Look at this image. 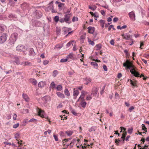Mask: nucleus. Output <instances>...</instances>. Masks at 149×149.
Segmentation results:
<instances>
[{
	"label": "nucleus",
	"instance_id": "f257e3e1",
	"mask_svg": "<svg viewBox=\"0 0 149 149\" xmlns=\"http://www.w3.org/2000/svg\"><path fill=\"white\" fill-rule=\"evenodd\" d=\"M124 67H125L126 68L130 70V72L131 74L136 77H144V75L141 74V75L139 73L136 71V68L132 64V63L128 60H126V62L123 64Z\"/></svg>",
	"mask_w": 149,
	"mask_h": 149
},
{
	"label": "nucleus",
	"instance_id": "f03ea898",
	"mask_svg": "<svg viewBox=\"0 0 149 149\" xmlns=\"http://www.w3.org/2000/svg\"><path fill=\"white\" fill-rule=\"evenodd\" d=\"M18 36V34L16 33H13L11 34L7 44V46L9 48L13 46L15 42L17 39Z\"/></svg>",
	"mask_w": 149,
	"mask_h": 149
},
{
	"label": "nucleus",
	"instance_id": "7ed1b4c3",
	"mask_svg": "<svg viewBox=\"0 0 149 149\" xmlns=\"http://www.w3.org/2000/svg\"><path fill=\"white\" fill-rule=\"evenodd\" d=\"M71 17L70 14H65L64 17L61 18L59 19V22L61 23L65 22L68 24H70L71 23L70 18Z\"/></svg>",
	"mask_w": 149,
	"mask_h": 149
},
{
	"label": "nucleus",
	"instance_id": "20e7f679",
	"mask_svg": "<svg viewBox=\"0 0 149 149\" xmlns=\"http://www.w3.org/2000/svg\"><path fill=\"white\" fill-rule=\"evenodd\" d=\"M42 103V104L45 106H46V103L48 102L50 100V97L49 96L46 95L42 97L41 98Z\"/></svg>",
	"mask_w": 149,
	"mask_h": 149
},
{
	"label": "nucleus",
	"instance_id": "39448f33",
	"mask_svg": "<svg viewBox=\"0 0 149 149\" xmlns=\"http://www.w3.org/2000/svg\"><path fill=\"white\" fill-rule=\"evenodd\" d=\"M16 49L17 51L19 52H24L27 50V48H25L23 45H19L16 47Z\"/></svg>",
	"mask_w": 149,
	"mask_h": 149
},
{
	"label": "nucleus",
	"instance_id": "423d86ee",
	"mask_svg": "<svg viewBox=\"0 0 149 149\" xmlns=\"http://www.w3.org/2000/svg\"><path fill=\"white\" fill-rule=\"evenodd\" d=\"M8 36L6 33H3L0 37V44H3L6 40Z\"/></svg>",
	"mask_w": 149,
	"mask_h": 149
},
{
	"label": "nucleus",
	"instance_id": "0eeeda50",
	"mask_svg": "<svg viewBox=\"0 0 149 149\" xmlns=\"http://www.w3.org/2000/svg\"><path fill=\"white\" fill-rule=\"evenodd\" d=\"M128 15L131 20L134 21L136 20L135 14L134 12L131 11L129 13Z\"/></svg>",
	"mask_w": 149,
	"mask_h": 149
},
{
	"label": "nucleus",
	"instance_id": "6e6552de",
	"mask_svg": "<svg viewBox=\"0 0 149 149\" xmlns=\"http://www.w3.org/2000/svg\"><path fill=\"white\" fill-rule=\"evenodd\" d=\"M122 36L123 38L124 39L127 40H132V35H130L128 33H126L125 34H123L122 35Z\"/></svg>",
	"mask_w": 149,
	"mask_h": 149
},
{
	"label": "nucleus",
	"instance_id": "1a4fd4ad",
	"mask_svg": "<svg viewBox=\"0 0 149 149\" xmlns=\"http://www.w3.org/2000/svg\"><path fill=\"white\" fill-rule=\"evenodd\" d=\"M73 96H74L73 98L74 99H76L77 96L79 94V91L75 89V88L74 89Z\"/></svg>",
	"mask_w": 149,
	"mask_h": 149
},
{
	"label": "nucleus",
	"instance_id": "9d476101",
	"mask_svg": "<svg viewBox=\"0 0 149 149\" xmlns=\"http://www.w3.org/2000/svg\"><path fill=\"white\" fill-rule=\"evenodd\" d=\"M38 112V115L40 116L42 118L45 117L46 118H47V116H45V112L43 110L39 109Z\"/></svg>",
	"mask_w": 149,
	"mask_h": 149
},
{
	"label": "nucleus",
	"instance_id": "9b49d317",
	"mask_svg": "<svg viewBox=\"0 0 149 149\" xmlns=\"http://www.w3.org/2000/svg\"><path fill=\"white\" fill-rule=\"evenodd\" d=\"M29 55L30 56H34L36 55L35 52L32 48H30L29 50Z\"/></svg>",
	"mask_w": 149,
	"mask_h": 149
},
{
	"label": "nucleus",
	"instance_id": "f8f14e48",
	"mask_svg": "<svg viewBox=\"0 0 149 149\" xmlns=\"http://www.w3.org/2000/svg\"><path fill=\"white\" fill-rule=\"evenodd\" d=\"M46 84V82L45 81H41L38 83V86L39 87L42 88L45 86Z\"/></svg>",
	"mask_w": 149,
	"mask_h": 149
},
{
	"label": "nucleus",
	"instance_id": "ddd939ff",
	"mask_svg": "<svg viewBox=\"0 0 149 149\" xmlns=\"http://www.w3.org/2000/svg\"><path fill=\"white\" fill-rule=\"evenodd\" d=\"M23 98L24 99L26 102H28L29 100V98L28 95L26 94L23 93L22 94Z\"/></svg>",
	"mask_w": 149,
	"mask_h": 149
},
{
	"label": "nucleus",
	"instance_id": "4468645a",
	"mask_svg": "<svg viewBox=\"0 0 149 149\" xmlns=\"http://www.w3.org/2000/svg\"><path fill=\"white\" fill-rule=\"evenodd\" d=\"M68 59H70L74 60V55L72 53H70L66 57Z\"/></svg>",
	"mask_w": 149,
	"mask_h": 149
},
{
	"label": "nucleus",
	"instance_id": "2eb2a0df",
	"mask_svg": "<svg viewBox=\"0 0 149 149\" xmlns=\"http://www.w3.org/2000/svg\"><path fill=\"white\" fill-rule=\"evenodd\" d=\"M71 30V28H68L66 27H64L63 28V30L64 34H66L70 30Z\"/></svg>",
	"mask_w": 149,
	"mask_h": 149
},
{
	"label": "nucleus",
	"instance_id": "dca6fc26",
	"mask_svg": "<svg viewBox=\"0 0 149 149\" xmlns=\"http://www.w3.org/2000/svg\"><path fill=\"white\" fill-rule=\"evenodd\" d=\"M88 32L89 33L93 34L94 32V29L91 26H89L88 27Z\"/></svg>",
	"mask_w": 149,
	"mask_h": 149
},
{
	"label": "nucleus",
	"instance_id": "f3484780",
	"mask_svg": "<svg viewBox=\"0 0 149 149\" xmlns=\"http://www.w3.org/2000/svg\"><path fill=\"white\" fill-rule=\"evenodd\" d=\"M21 64L24 66L31 65V63L29 61H24L21 62Z\"/></svg>",
	"mask_w": 149,
	"mask_h": 149
},
{
	"label": "nucleus",
	"instance_id": "a211bd4d",
	"mask_svg": "<svg viewBox=\"0 0 149 149\" xmlns=\"http://www.w3.org/2000/svg\"><path fill=\"white\" fill-rule=\"evenodd\" d=\"M13 59L14 60V62L15 63L17 64H19V59L17 56H14Z\"/></svg>",
	"mask_w": 149,
	"mask_h": 149
},
{
	"label": "nucleus",
	"instance_id": "6ab92c4d",
	"mask_svg": "<svg viewBox=\"0 0 149 149\" xmlns=\"http://www.w3.org/2000/svg\"><path fill=\"white\" fill-rule=\"evenodd\" d=\"M56 94L59 97L61 98H63L65 97L64 94L60 92H57L56 93Z\"/></svg>",
	"mask_w": 149,
	"mask_h": 149
},
{
	"label": "nucleus",
	"instance_id": "aec40b11",
	"mask_svg": "<svg viewBox=\"0 0 149 149\" xmlns=\"http://www.w3.org/2000/svg\"><path fill=\"white\" fill-rule=\"evenodd\" d=\"M92 93L93 94L97 95L98 94V91L97 88L95 87L93 88L92 90Z\"/></svg>",
	"mask_w": 149,
	"mask_h": 149
},
{
	"label": "nucleus",
	"instance_id": "412c9836",
	"mask_svg": "<svg viewBox=\"0 0 149 149\" xmlns=\"http://www.w3.org/2000/svg\"><path fill=\"white\" fill-rule=\"evenodd\" d=\"M31 82L33 85H36L37 84V81L34 79H30Z\"/></svg>",
	"mask_w": 149,
	"mask_h": 149
},
{
	"label": "nucleus",
	"instance_id": "4be33fe9",
	"mask_svg": "<svg viewBox=\"0 0 149 149\" xmlns=\"http://www.w3.org/2000/svg\"><path fill=\"white\" fill-rule=\"evenodd\" d=\"M65 133L67 134L68 136H70L73 134V132L71 130L67 131L65 132Z\"/></svg>",
	"mask_w": 149,
	"mask_h": 149
},
{
	"label": "nucleus",
	"instance_id": "5701e85b",
	"mask_svg": "<svg viewBox=\"0 0 149 149\" xmlns=\"http://www.w3.org/2000/svg\"><path fill=\"white\" fill-rule=\"evenodd\" d=\"M96 50H100L102 47L101 45L100 44H97L95 46Z\"/></svg>",
	"mask_w": 149,
	"mask_h": 149
},
{
	"label": "nucleus",
	"instance_id": "b1692460",
	"mask_svg": "<svg viewBox=\"0 0 149 149\" xmlns=\"http://www.w3.org/2000/svg\"><path fill=\"white\" fill-rule=\"evenodd\" d=\"M105 22V21L101 19L100 20V25L101 26L102 28H103L104 27Z\"/></svg>",
	"mask_w": 149,
	"mask_h": 149
},
{
	"label": "nucleus",
	"instance_id": "393cba45",
	"mask_svg": "<svg viewBox=\"0 0 149 149\" xmlns=\"http://www.w3.org/2000/svg\"><path fill=\"white\" fill-rule=\"evenodd\" d=\"M53 1H52L50 3H49V6H48V8L49 10L53 8Z\"/></svg>",
	"mask_w": 149,
	"mask_h": 149
},
{
	"label": "nucleus",
	"instance_id": "a878e982",
	"mask_svg": "<svg viewBox=\"0 0 149 149\" xmlns=\"http://www.w3.org/2000/svg\"><path fill=\"white\" fill-rule=\"evenodd\" d=\"M91 65L93 66L95 68H97L98 64L95 62H93L91 63Z\"/></svg>",
	"mask_w": 149,
	"mask_h": 149
},
{
	"label": "nucleus",
	"instance_id": "bb28decb",
	"mask_svg": "<svg viewBox=\"0 0 149 149\" xmlns=\"http://www.w3.org/2000/svg\"><path fill=\"white\" fill-rule=\"evenodd\" d=\"M81 106L83 108H85L86 104V103L84 101H82L80 103Z\"/></svg>",
	"mask_w": 149,
	"mask_h": 149
},
{
	"label": "nucleus",
	"instance_id": "cd10ccee",
	"mask_svg": "<svg viewBox=\"0 0 149 149\" xmlns=\"http://www.w3.org/2000/svg\"><path fill=\"white\" fill-rule=\"evenodd\" d=\"M64 92L66 95L68 96H69L70 95V92L67 88H65V89Z\"/></svg>",
	"mask_w": 149,
	"mask_h": 149
},
{
	"label": "nucleus",
	"instance_id": "c85d7f7f",
	"mask_svg": "<svg viewBox=\"0 0 149 149\" xmlns=\"http://www.w3.org/2000/svg\"><path fill=\"white\" fill-rule=\"evenodd\" d=\"M58 72L57 70H54L53 72L52 76L54 77H55L58 74Z\"/></svg>",
	"mask_w": 149,
	"mask_h": 149
},
{
	"label": "nucleus",
	"instance_id": "c756f323",
	"mask_svg": "<svg viewBox=\"0 0 149 149\" xmlns=\"http://www.w3.org/2000/svg\"><path fill=\"white\" fill-rule=\"evenodd\" d=\"M88 8L89 9H91L93 11L95 10L97 8V7L96 6L94 5L92 6H89Z\"/></svg>",
	"mask_w": 149,
	"mask_h": 149
},
{
	"label": "nucleus",
	"instance_id": "7c9ffc66",
	"mask_svg": "<svg viewBox=\"0 0 149 149\" xmlns=\"http://www.w3.org/2000/svg\"><path fill=\"white\" fill-rule=\"evenodd\" d=\"M54 20L57 23L58 21H59V16H55L54 19Z\"/></svg>",
	"mask_w": 149,
	"mask_h": 149
},
{
	"label": "nucleus",
	"instance_id": "2f4dec72",
	"mask_svg": "<svg viewBox=\"0 0 149 149\" xmlns=\"http://www.w3.org/2000/svg\"><path fill=\"white\" fill-rule=\"evenodd\" d=\"M56 89L58 91H61L62 89V87L61 85H58L56 87Z\"/></svg>",
	"mask_w": 149,
	"mask_h": 149
},
{
	"label": "nucleus",
	"instance_id": "473e14b6",
	"mask_svg": "<svg viewBox=\"0 0 149 149\" xmlns=\"http://www.w3.org/2000/svg\"><path fill=\"white\" fill-rule=\"evenodd\" d=\"M88 42L90 44L93 46L95 44V43H94V42L93 41L91 40L89 38H88Z\"/></svg>",
	"mask_w": 149,
	"mask_h": 149
},
{
	"label": "nucleus",
	"instance_id": "72a5a7b5",
	"mask_svg": "<svg viewBox=\"0 0 149 149\" xmlns=\"http://www.w3.org/2000/svg\"><path fill=\"white\" fill-rule=\"evenodd\" d=\"M22 112L24 113H27L29 112V110L28 109H23L22 110Z\"/></svg>",
	"mask_w": 149,
	"mask_h": 149
},
{
	"label": "nucleus",
	"instance_id": "f704fd0d",
	"mask_svg": "<svg viewBox=\"0 0 149 149\" xmlns=\"http://www.w3.org/2000/svg\"><path fill=\"white\" fill-rule=\"evenodd\" d=\"M3 26L0 25V33L3 32L4 31Z\"/></svg>",
	"mask_w": 149,
	"mask_h": 149
},
{
	"label": "nucleus",
	"instance_id": "c9c22d12",
	"mask_svg": "<svg viewBox=\"0 0 149 149\" xmlns=\"http://www.w3.org/2000/svg\"><path fill=\"white\" fill-rule=\"evenodd\" d=\"M74 40L72 41L71 42H68L66 45V46H67V47H69L71 44H72V45H73L72 42H74Z\"/></svg>",
	"mask_w": 149,
	"mask_h": 149
},
{
	"label": "nucleus",
	"instance_id": "e433bc0d",
	"mask_svg": "<svg viewBox=\"0 0 149 149\" xmlns=\"http://www.w3.org/2000/svg\"><path fill=\"white\" fill-rule=\"evenodd\" d=\"M62 47V45L58 44L56 45L55 46V48H57V49H60Z\"/></svg>",
	"mask_w": 149,
	"mask_h": 149
},
{
	"label": "nucleus",
	"instance_id": "4c0bfd02",
	"mask_svg": "<svg viewBox=\"0 0 149 149\" xmlns=\"http://www.w3.org/2000/svg\"><path fill=\"white\" fill-rule=\"evenodd\" d=\"M142 130H143L144 131H145L146 132H147V128L146 127L145 125L144 124H142Z\"/></svg>",
	"mask_w": 149,
	"mask_h": 149
},
{
	"label": "nucleus",
	"instance_id": "58836bf2",
	"mask_svg": "<svg viewBox=\"0 0 149 149\" xmlns=\"http://www.w3.org/2000/svg\"><path fill=\"white\" fill-rule=\"evenodd\" d=\"M50 87L53 88H55V84L54 82L53 81L51 83Z\"/></svg>",
	"mask_w": 149,
	"mask_h": 149
},
{
	"label": "nucleus",
	"instance_id": "ea45409f",
	"mask_svg": "<svg viewBox=\"0 0 149 149\" xmlns=\"http://www.w3.org/2000/svg\"><path fill=\"white\" fill-rule=\"evenodd\" d=\"M71 111L72 114L74 115L75 116H77V114L74 110L71 109Z\"/></svg>",
	"mask_w": 149,
	"mask_h": 149
},
{
	"label": "nucleus",
	"instance_id": "a19ab883",
	"mask_svg": "<svg viewBox=\"0 0 149 149\" xmlns=\"http://www.w3.org/2000/svg\"><path fill=\"white\" fill-rule=\"evenodd\" d=\"M95 128L93 127H92L90 128L89 130V132H91L92 131H95Z\"/></svg>",
	"mask_w": 149,
	"mask_h": 149
},
{
	"label": "nucleus",
	"instance_id": "79ce46f5",
	"mask_svg": "<svg viewBox=\"0 0 149 149\" xmlns=\"http://www.w3.org/2000/svg\"><path fill=\"white\" fill-rule=\"evenodd\" d=\"M68 61L67 58H63L61 60L60 62L61 63H63L66 62Z\"/></svg>",
	"mask_w": 149,
	"mask_h": 149
},
{
	"label": "nucleus",
	"instance_id": "37998d69",
	"mask_svg": "<svg viewBox=\"0 0 149 149\" xmlns=\"http://www.w3.org/2000/svg\"><path fill=\"white\" fill-rule=\"evenodd\" d=\"M56 3L58 4V6L59 7H61L62 5H63L64 4L63 3H60V2H58L57 1H56Z\"/></svg>",
	"mask_w": 149,
	"mask_h": 149
},
{
	"label": "nucleus",
	"instance_id": "c03bdc74",
	"mask_svg": "<svg viewBox=\"0 0 149 149\" xmlns=\"http://www.w3.org/2000/svg\"><path fill=\"white\" fill-rule=\"evenodd\" d=\"M130 83L133 86H135L136 84V81H133L132 80H130Z\"/></svg>",
	"mask_w": 149,
	"mask_h": 149
},
{
	"label": "nucleus",
	"instance_id": "a18cd8bd",
	"mask_svg": "<svg viewBox=\"0 0 149 149\" xmlns=\"http://www.w3.org/2000/svg\"><path fill=\"white\" fill-rule=\"evenodd\" d=\"M19 123H17L13 125V127L14 128L16 129L19 126Z\"/></svg>",
	"mask_w": 149,
	"mask_h": 149
},
{
	"label": "nucleus",
	"instance_id": "49530a36",
	"mask_svg": "<svg viewBox=\"0 0 149 149\" xmlns=\"http://www.w3.org/2000/svg\"><path fill=\"white\" fill-rule=\"evenodd\" d=\"M61 30L60 29L58 28V27L56 28V33L57 34L59 35L60 33Z\"/></svg>",
	"mask_w": 149,
	"mask_h": 149
},
{
	"label": "nucleus",
	"instance_id": "de8ad7c7",
	"mask_svg": "<svg viewBox=\"0 0 149 149\" xmlns=\"http://www.w3.org/2000/svg\"><path fill=\"white\" fill-rule=\"evenodd\" d=\"M148 146V145H145L143 146H142L140 148H139V149H147V148Z\"/></svg>",
	"mask_w": 149,
	"mask_h": 149
},
{
	"label": "nucleus",
	"instance_id": "09e8293b",
	"mask_svg": "<svg viewBox=\"0 0 149 149\" xmlns=\"http://www.w3.org/2000/svg\"><path fill=\"white\" fill-rule=\"evenodd\" d=\"M103 68L105 71H107V68L106 65H103Z\"/></svg>",
	"mask_w": 149,
	"mask_h": 149
},
{
	"label": "nucleus",
	"instance_id": "8fccbe9b",
	"mask_svg": "<svg viewBox=\"0 0 149 149\" xmlns=\"http://www.w3.org/2000/svg\"><path fill=\"white\" fill-rule=\"evenodd\" d=\"M84 96H85L81 95L79 97V99H81L82 100V101H84Z\"/></svg>",
	"mask_w": 149,
	"mask_h": 149
},
{
	"label": "nucleus",
	"instance_id": "3c124183",
	"mask_svg": "<svg viewBox=\"0 0 149 149\" xmlns=\"http://www.w3.org/2000/svg\"><path fill=\"white\" fill-rule=\"evenodd\" d=\"M133 129L132 128H129L128 129V133L130 134H131L132 132Z\"/></svg>",
	"mask_w": 149,
	"mask_h": 149
},
{
	"label": "nucleus",
	"instance_id": "603ef678",
	"mask_svg": "<svg viewBox=\"0 0 149 149\" xmlns=\"http://www.w3.org/2000/svg\"><path fill=\"white\" fill-rule=\"evenodd\" d=\"M17 114L15 113H14L13 116V120H16L17 119Z\"/></svg>",
	"mask_w": 149,
	"mask_h": 149
},
{
	"label": "nucleus",
	"instance_id": "864d4df0",
	"mask_svg": "<svg viewBox=\"0 0 149 149\" xmlns=\"http://www.w3.org/2000/svg\"><path fill=\"white\" fill-rule=\"evenodd\" d=\"M78 18L77 17H74L72 19V21L73 22H75V21H78Z\"/></svg>",
	"mask_w": 149,
	"mask_h": 149
},
{
	"label": "nucleus",
	"instance_id": "5fc2aeb1",
	"mask_svg": "<svg viewBox=\"0 0 149 149\" xmlns=\"http://www.w3.org/2000/svg\"><path fill=\"white\" fill-rule=\"evenodd\" d=\"M49 62L48 61L46 60H45L43 61V64L44 65H46Z\"/></svg>",
	"mask_w": 149,
	"mask_h": 149
},
{
	"label": "nucleus",
	"instance_id": "6e6d98bb",
	"mask_svg": "<svg viewBox=\"0 0 149 149\" xmlns=\"http://www.w3.org/2000/svg\"><path fill=\"white\" fill-rule=\"evenodd\" d=\"M105 86H104L102 88V91H101V92H100V93L101 94V95H102V94L104 93V89H105Z\"/></svg>",
	"mask_w": 149,
	"mask_h": 149
},
{
	"label": "nucleus",
	"instance_id": "4d7b16f0",
	"mask_svg": "<svg viewBox=\"0 0 149 149\" xmlns=\"http://www.w3.org/2000/svg\"><path fill=\"white\" fill-rule=\"evenodd\" d=\"M134 109V107L133 106H131L129 109V111L130 112H131Z\"/></svg>",
	"mask_w": 149,
	"mask_h": 149
},
{
	"label": "nucleus",
	"instance_id": "13d9d810",
	"mask_svg": "<svg viewBox=\"0 0 149 149\" xmlns=\"http://www.w3.org/2000/svg\"><path fill=\"white\" fill-rule=\"evenodd\" d=\"M68 141V139H65L63 141V144L64 145H66L65 142H67Z\"/></svg>",
	"mask_w": 149,
	"mask_h": 149
},
{
	"label": "nucleus",
	"instance_id": "bf43d9fd",
	"mask_svg": "<svg viewBox=\"0 0 149 149\" xmlns=\"http://www.w3.org/2000/svg\"><path fill=\"white\" fill-rule=\"evenodd\" d=\"M110 43L112 45H114V40L113 39H112L110 41Z\"/></svg>",
	"mask_w": 149,
	"mask_h": 149
},
{
	"label": "nucleus",
	"instance_id": "052dcab7",
	"mask_svg": "<svg viewBox=\"0 0 149 149\" xmlns=\"http://www.w3.org/2000/svg\"><path fill=\"white\" fill-rule=\"evenodd\" d=\"M19 136V133L16 134L15 135V139H18Z\"/></svg>",
	"mask_w": 149,
	"mask_h": 149
},
{
	"label": "nucleus",
	"instance_id": "680f3d73",
	"mask_svg": "<svg viewBox=\"0 0 149 149\" xmlns=\"http://www.w3.org/2000/svg\"><path fill=\"white\" fill-rule=\"evenodd\" d=\"M53 136L54 138L55 141H57L58 140V137L55 134H54Z\"/></svg>",
	"mask_w": 149,
	"mask_h": 149
},
{
	"label": "nucleus",
	"instance_id": "e2e57ef3",
	"mask_svg": "<svg viewBox=\"0 0 149 149\" xmlns=\"http://www.w3.org/2000/svg\"><path fill=\"white\" fill-rule=\"evenodd\" d=\"M66 145L67 146H69L70 148H72V147H73L74 144L71 142L70 143V144H66Z\"/></svg>",
	"mask_w": 149,
	"mask_h": 149
},
{
	"label": "nucleus",
	"instance_id": "0e129e2a",
	"mask_svg": "<svg viewBox=\"0 0 149 149\" xmlns=\"http://www.w3.org/2000/svg\"><path fill=\"white\" fill-rule=\"evenodd\" d=\"M74 73V71H72V72H68V74L70 75H73Z\"/></svg>",
	"mask_w": 149,
	"mask_h": 149
},
{
	"label": "nucleus",
	"instance_id": "69168bd1",
	"mask_svg": "<svg viewBox=\"0 0 149 149\" xmlns=\"http://www.w3.org/2000/svg\"><path fill=\"white\" fill-rule=\"evenodd\" d=\"M85 93H87V92H85L84 91H81V95H84V96H85Z\"/></svg>",
	"mask_w": 149,
	"mask_h": 149
},
{
	"label": "nucleus",
	"instance_id": "338daca9",
	"mask_svg": "<svg viewBox=\"0 0 149 149\" xmlns=\"http://www.w3.org/2000/svg\"><path fill=\"white\" fill-rule=\"evenodd\" d=\"M93 16H94L95 17H99L97 13H94Z\"/></svg>",
	"mask_w": 149,
	"mask_h": 149
},
{
	"label": "nucleus",
	"instance_id": "774afa93",
	"mask_svg": "<svg viewBox=\"0 0 149 149\" xmlns=\"http://www.w3.org/2000/svg\"><path fill=\"white\" fill-rule=\"evenodd\" d=\"M76 139H74L72 140V141L71 142V143H72V144H73L74 145V143L76 142Z\"/></svg>",
	"mask_w": 149,
	"mask_h": 149
}]
</instances>
